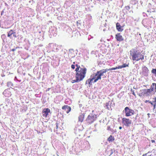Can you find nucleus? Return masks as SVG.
Returning <instances> with one entry per match:
<instances>
[{
	"label": "nucleus",
	"instance_id": "obj_39",
	"mask_svg": "<svg viewBox=\"0 0 156 156\" xmlns=\"http://www.w3.org/2000/svg\"><path fill=\"white\" fill-rule=\"evenodd\" d=\"M119 128L120 129H122V127L121 126H119Z\"/></svg>",
	"mask_w": 156,
	"mask_h": 156
},
{
	"label": "nucleus",
	"instance_id": "obj_17",
	"mask_svg": "<svg viewBox=\"0 0 156 156\" xmlns=\"http://www.w3.org/2000/svg\"><path fill=\"white\" fill-rule=\"evenodd\" d=\"M84 113H81L80 115L78 117V120L80 122H82L84 119Z\"/></svg>",
	"mask_w": 156,
	"mask_h": 156
},
{
	"label": "nucleus",
	"instance_id": "obj_23",
	"mask_svg": "<svg viewBox=\"0 0 156 156\" xmlns=\"http://www.w3.org/2000/svg\"><path fill=\"white\" fill-rule=\"evenodd\" d=\"M136 1L135 0H132L130 1V4L132 5H135L136 3Z\"/></svg>",
	"mask_w": 156,
	"mask_h": 156
},
{
	"label": "nucleus",
	"instance_id": "obj_20",
	"mask_svg": "<svg viewBox=\"0 0 156 156\" xmlns=\"http://www.w3.org/2000/svg\"><path fill=\"white\" fill-rule=\"evenodd\" d=\"M108 140L109 141H112L114 140V138L112 135H111L108 138Z\"/></svg>",
	"mask_w": 156,
	"mask_h": 156
},
{
	"label": "nucleus",
	"instance_id": "obj_22",
	"mask_svg": "<svg viewBox=\"0 0 156 156\" xmlns=\"http://www.w3.org/2000/svg\"><path fill=\"white\" fill-rule=\"evenodd\" d=\"M119 69V66L118 67H116L115 68H111L109 69H107L108 70V71H110V70H115V69Z\"/></svg>",
	"mask_w": 156,
	"mask_h": 156
},
{
	"label": "nucleus",
	"instance_id": "obj_42",
	"mask_svg": "<svg viewBox=\"0 0 156 156\" xmlns=\"http://www.w3.org/2000/svg\"><path fill=\"white\" fill-rule=\"evenodd\" d=\"M147 115H148V116H149L150 115V114L149 113H148Z\"/></svg>",
	"mask_w": 156,
	"mask_h": 156
},
{
	"label": "nucleus",
	"instance_id": "obj_18",
	"mask_svg": "<svg viewBox=\"0 0 156 156\" xmlns=\"http://www.w3.org/2000/svg\"><path fill=\"white\" fill-rule=\"evenodd\" d=\"M14 33H15L13 30H11L9 31L8 32L7 36L11 38V36Z\"/></svg>",
	"mask_w": 156,
	"mask_h": 156
},
{
	"label": "nucleus",
	"instance_id": "obj_28",
	"mask_svg": "<svg viewBox=\"0 0 156 156\" xmlns=\"http://www.w3.org/2000/svg\"><path fill=\"white\" fill-rule=\"evenodd\" d=\"M154 86H155V88H154V90H155V91H154V92H156V83H154Z\"/></svg>",
	"mask_w": 156,
	"mask_h": 156
},
{
	"label": "nucleus",
	"instance_id": "obj_41",
	"mask_svg": "<svg viewBox=\"0 0 156 156\" xmlns=\"http://www.w3.org/2000/svg\"><path fill=\"white\" fill-rule=\"evenodd\" d=\"M128 9H130V7H129V6H128Z\"/></svg>",
	"mask_w": 156,
	"mask_h": 156
},
{
	"label": "nucleus",
	"instance_id": "obj_7",
	"mask_svg": "<svg viewBox=\"0 0 156 156\" xmlns=\"http://www.w3.org/2000/svg\"><path fill=\"white\" fill-rule=\"evenodd\" d=\"M122 123L126 126H129L132 123V120L128 119L123 118L122 119Z\"/></svg>",
	"mask_w": 156,
	"mask_h": 156
},
{
	"label": "nucleus",
	"instance_id": "obj_34",
	"mask_svg": "<svg viewBox=\"0 0 156 156\" xmlns=\"http://www.w3.org/2000/svg\"><path fill=\"white\" fill-rule=\"evenodd\" d=\"M16 33H14L13 34V36L15 37H17V36H16V35L15 34Z\"/></svg>",
	"mask_w": 156,
	"mask_h": 156
},
{
	"label": "nucleus",
	"instance_id": "obj_24",
	"mask_svg": "<svg viewBox=\"0 0 156 156\" xmlns=\"http://www.w3.org/2000/svg\"><path fill=\"white\" fill-rule=\"evenodd\" d=\"M7 86L8 87H11L12 86V84L11 82H8L7 83Z\"/></svg>",
	"mask_w": 156,
	"mask_h": 156
},
{
	"label": "nucleus",
	"instance_id": "obj_1",
	"mask_svg": "<svg viewBox=\"0 0 156 156\" xmlns=\"http://www.w3.org/2000/svg\"><path fill=\"white\" fill-rule=\"evenodd\" d=\"M130 54L133 60L138 61L140 60H142L144 59V55L141 52L136 49H132L130 51Z\"/></svg>",
	"mask_w": 156,
	"mask_h": 156
},
{
	"label": "nucleus",
	"instance_id": "obj_31",
	"mask_svg": "<svg viewBox=\"0 0 156 156\" xmlns=\"http://www.w3.org/2000/svg\"><path fill=\"white\" fill-rule=\"evenodd\" d=\"M71 66L73 69H74L75 68V66L73 64Z\"/></svg>",
	"mask_w": 156,
	"mask_h": 156
},
{
	"label": "nucleus",
	"instance_id": "obj_33",
	"mask_svg": "<svg viewBox=\"0 0 156 156\" xmlns=\"http://www.w3.org/2000/svg\"><path fill=\"white\" fill-rule=\"evenodd\" d=\"M149 103H150L151 105H153L154 104V103H153V101L152 102L151 101H149Z\"/></svg>",
	"mask_w": 156,
	"mask_h": 156
},
{
	"label": "nucleus",
	"instance_id": "obj_6",
	"mask_svg": "<svg viewBox=\"0 0 156 156\" xmlns=\"http://www.w3.org/2000/svg\"><path fill=\"white\" fill-rule=\"evenodd\" d=\"M123 112H124L126 114V116H130L133 115L134 111L132 109H129L128 107H126Z\"/></svg>",
	"mask_w": 156,
	"mask_h": 156
},
{
	"label": "nucleus",
	"instance_id": "obj_43",
	"mask_svg": "<svg viewBox=\"0 0 156 156\" xmlns=\"http://www.w3.org/2000/svg\"><path fill=\"white\" fill-rule=\"evenodd\" d=\"M112 153H113L112 152H111V155L112 154Z\"/></svg>",
	"mask_w": 156,
	"mask_h": 156
},
{
	"label": "nucleus",
	"instance_id": "obj_13",
	"mask_svg": "<svg viewBox=\"0 0 156 156\" xmlns=\"http://www.w3.org/2000/svg\"><path fill=\"white\" fill-rule=\"evenodd\" d=\"M76 54L75 53V51L73 49H69V55L71 58H73L75 57L76 55Z\"/></svg>",
	"mask_w": 156,
	"mask_h": 156
},
{
	"label": "nucleus",
	"instance_id": "obj_15",
	"mask_svg": "<svg viewBox=\"0 0 156 156\" xmlns=\"http://www.w3.org/2000/svg\"><path fill=\"white\" fill-rule=\"evenodd\" d=\"M116 27L117 30L119 31L122 32L123 30L122 27L118 23H116Z\"/></svg>",
	"mask_w": 156,
	"mask_h": 156
},
{
	"label": "nucleus",
	"instance_id": "obj_38",
	"mask_svg": "<svg viewBox=\"0 0 156 156\" xmlns=\"http://www.w3.org/2000/svg\"><path fill=\"white\" fill-rule=\"evenodd\" d=\"M16 50V49H15V48H13L12 49V51H14L15 50Z\"/></svg>",
	"mask_w": 156,
	"mask_h": 156
},
{
	"label": "nucleus",
	"instance_id": "obj_36",
	"mask_svg": "<svg viewBox=\"0 0 156 156\" xmlns=\"http://www.w3.org/2000/svg\"><path fill=\"white\" fill-rule=\"evenodd\" d=\"M56 128L57 129L58 128V124H57V123H56Z\"/></svg>",
	"mask_w": 156,
	"mask_h": 156
},
{
	"label": "nucleus",
	"instance_id": "obj_3",
	"mask_svg": "<svg viewBox=\"0 0 156 156\" xmlns=\"http://www.w3.org/2000/svg\"><path fill=\"white\" fill-rule=\"evenodd\" d=\"M97 118L96 115L92 114H90L87 116L86 121L88 123L90 124L94 122Z\"/></svg>",
	"mask_w": 156,
	"mask_h": 156
},
{
	"label": "nucleus",
	"instance_id": "obj_11",
	"mask_svg": "<svg viewBox=\"0 0 156 156\" xmlns=\"http://www.w3.org/2000/svg\"><path fill=\"white\" fill-rule=\"evenodd\" d=\"M108 71V70L107 69H103L102 70H100L99 71H97V74H99L101 76H103L104 75V73H106Z\"/></svg>",
	"mask_w": 156,
	"mask_h": 156
},
{
	"label": "nucleus",
	"instance_id": "obj_30",
	"mask_svg": "<svg viewBox=\"0 0 156 156\" xmlns=\"http://www.w3.org/2000/svg\"><path fill=\"white\" fill-rule=\"evenodd\" d=\"M131 91L132 93V94H133L134 96H136V95L135 94V92H134V90H132L131 89Z\"/></svg>",
	"mask_w": 156,
	"mask_h": 156
},
{
	"label": "nucleus",
	"instance_id": "obj_37",
	"mask_svg": "<svg viewBox=\"0 0 156 156\" xmlns=\"http://www.w3.org/2000/svg\"><path fill=\"white\" fill-rule=\"evenodd\" d=\"M149 101H148V100H146L145 101V102L146 103H147V102H149Z\"/></svg>",
	"mask_w": 156,
	"mask_h": 156
},
{
	"label": "nucleus",
	"instance_id": "obj_4",
	"mask_svg": "<svg viewBox=\"0 0 156 156\" xmlns=\"http://www.w3.org/2000/svg\"><path fill=\"white\" fill-rule=\"evenodd\" d=\"M80 73L78 72V73H76L75 80H72L71 82L74 83L75 82H79L82 80L85 77V76L84 75H80Z\"/></svg>",
	"mask_w": 156,
	"mask_h": 156
},
{
	"label": "nucleus",
	"instance_id": "obj_19",
	"mask_svg": "<svg viewBox=\"0 0 156 156\" xmlns=\"http://www.w3.org/2000/svg\"><path fill=\"white\" fill-rule=\"evenodd\" d=\"M128 65L127 64H123L121 66H119V69H122L123 68H125L126 67H128Z\"/></svg>",
	"mask_w": 156,
	"mask_h": 156
},
{
	"label": "nucleus",
	"instance_id": "obj_14",
	"mask_svg": "<svg viewBox=\"0 0 156 156\" xmlns=\"http://www.w3.org/2000/svg\"><path fill=\"white\" fill-rule=\"evenodd\" d=\"M62 109H64L67 113H68L71 110L70 107L68 105H65L62 107Z\"/></svg>",
	"mask_w": 156,
	"mask_h": 156
},
{
	"label": "nucleus",
	"instance_id": "obj_44",
	"mask_svg": "<svg viewBox=\"0 0 156 156\" xmlns=\"http://www.w3.org/2000/svg\"><path fill=\"white\" fill-rule=\"evenodd\" d=\"M73 64H75V62H73Z\"/></svg>",
	"mask_w": 156,
	"mask_h": 156
},
{
	"label": "nucleus",
	"instance_id": "obj_2",
	"mask_svg": "<svg viewBox=\"0 0 156 156\" xmlns=\"http://www.w3.org/2000/svg\"><path fill=\"white\" fill-rule=\"evenodd\" d=\"M76 66L77 67L75 69V71L76 72V73L79 72L80 73V75L85 76L87 71L86 68H80V66L77 64H76Z\"/></svg>",
	"mask_w": 156,
	"mask_h": 156
},
{
	"label": "nucleus",
	"instance_id": "obj_10",
	"mask_svg": "<svg viewBox=\"0 0 156 156\" xmlns=\"http://www.w3.org/2000/svg\"><path fill=\"white\" fill-rule=\"evenodd\" d=\"M95 78V77L94 76L93 78L88 79L86 81V83H88L89 86H90V85H92L93 83H93V82Z\"/></svg>",
	"mask_w": 156,
	"mask_h": 156
},
{
	"label": "nucleus",
	"instance_id": "obj_25",
	"mask_svg": "<svg viewBox=\"0 0 156 156\" xmlns=\"http://www.w3.org/2000/svg\"><path fill=\"white\" fill-rule=\"evenodd\" d=\"M151 72L154 74L156 76V69H153L151 71Z\"/></svg>",
	"mask_w": 156,
	"mask_h": 156
},
{
	"label": "nucleus",
	"instance_id": "obj_40",
	"mask_svg": "<svg viewBox=\"0 0 156 156\" xmlns=\"http://www.w3.org/2000/svg\"><path fill=\"white\" fill-rule=\"evenodd\" d=\"M133 88H134V89H137V88H136V87H134Z\"/></svg>",
	"mask_w": 156,
	"mask_h": 156
},
{
	"label": "nucleus",
	"instance_id": "obj_27",
	"mask_svg": "<svg viewBox=\"0 0 156 156\" xmlns=\"http://www.w3.org/2000/svg\"><path fill=\"white\" fill-rule=\"evenodd\" d=\"M154 101H153V102L154 104H156V98H153Z\"/></svg>",
	"mask_w": 156,
	"mask_h": 156
},
{
	"label": "nucleus",
	"instance_id": "obj_8",
	"mask_svg": "<svg viewBox=\"0 0 156 156\" xmlns=\"http://www.w3.org/2000/svg\"><path fill=\"white\" fill-rule=\"evenodd\" d=\"M50 112V110L49 108L44 109L42 112V115L43 117L46 118L47 117L49 113Z\"/></svg>",
	"mask_w": 156,
	"mask_h": 156
},
{
	"label": "nucleus",
	"instance_id": "obj_21",
	"mask_svg": "<svg viewBox=\"0 0 156 156\" xmlns=\"http://www.w3.org/2000/svg\"><path fill=\"white\" fill-rule=\"evenodd\" d=\"M105 106L107 109L108 110H109L110 108V106L109 105L108 103H106Z\"/></svg>",
	"mask_w": 156,
	"mask_h": 156
},
{
	"label": "nucleus",
	"instance_id": "obj_9",
	"mask_svg": "<svg viewBox=\"0 0 156 156\" xmlns=\"http://www.w3.org/2000/svg\"><path fill=\"white\" fill-rule=\"evenodd\" d=\"M143 73L145 76H147L148 75L149 70L148 68L145 66H143L142 67Z\"/></svg>",
	"mask_w": 156,
	"mask_h": 156
},
{
	"label": "nucleus",
	"instance_id": "obj_32",
	"mask_svg": "<svg viewBox=\"0 0 156 156\" xmlns=\"http://www.w3.org/2000/svg\"><path fill=\"white\" fill-rule=\"evenodd\" d=\"M153 105V106H154V108H153V109H155L156 108V104H154Z\"/></svg>",
	"mask_w": 156,
	"mask_h": 156
},
{
	"label": "nucleus",
	"instance_id": "obj_26",
	"mask_svg": "<svg viewBox=\"0 0 156 156\" xmlns=\"http://www.w3.org/2000/svg\"><path fill=\"white\" fill-rule=\"evenodd\" d=\"M155 86H154V83H153L152 85L151 86V89L152 90V91L154 90V89L155 88Z\"/></svg>",
	"mask_w": 156,
	"mask_h": 156
},
{
	"label": "nucleus",
	"instance_id": "obj_5",
	"mask_svg": "<svg viewBox=\"0 0 156 156\" xmlns=\"http://www.w3.org/2000/svg\"><path fill=\"white\" fill-rule=\"evenodd\" d=\"M152 91V90L151 88L148 89H143L141 90V93L140 94L139 96H141L145 95L146 96H149L151 94Z\"/></svg>",
	"mask_w": 156,
	"mask_h": 156
},
{
	"label": "nucleus",
	"instance_id": "obj_29",
	"mask_svg": "<svg viewBox=\"0 0 156 156\" xmlns=\"http://www.w3.org/2000/svg\"><path fill=\"white\" fill-rule=\"evenodd\" d=\"M147 153V154H145L143 155L142 156H152L151 155H149Z\"/></svg>",
	"mask_w": 156,
	"mask_h": 156
},
{
	"label": "nucleus",
	"instance_id": "obj_35",
	"mask_svg": "<svg viewBox=\"0 0 156 156\" xmlns=\"http://www.w3.org/2000/svg\"><path fill=\"white\" fill-rule=\"evenodd\" d=\"M151 142L152 143H154V142H155V140H151Z\"/></svg>",
	"mask_w": 156,
	"mask_h": 156
},
{
	"label": "nucleus",
	"instance_id": "obj_16",
	"mask_svg": "<svg viewBox=\"0 0 156 156\" xmlns=\"http://www.w3.org/2000/svg\"><path fill=\"white\" fill-rule=\"evenodd\" d=\"M94 76L95 77V79L93 83L96 82L98 80L101 79V76L99 74H97V73L95 74V75Z\"/></svg>",
	"mask_w": 156,
	"mask_h": 156
},
{
	"label": "nucleus",
	"instance_id": "obj_12",
	"mask_svg": "<svg viewBox=\"0 0 156 156\" xmlns=\"http://www.w3.org/2000/svg\"><path fill=\"white\" fill-rule=\"evenodd\" d=\"M115 38L117 40L119 41H122L123 40V39L121 34V33H118L115 36Z\"/></svg>",
	"mask_w": 156,
	"mask_h": 156
}]
</instances>
